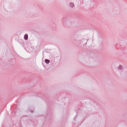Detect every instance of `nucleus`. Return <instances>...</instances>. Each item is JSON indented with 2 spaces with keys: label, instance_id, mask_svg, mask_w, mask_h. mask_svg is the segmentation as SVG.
<instances>
[{
  "label": "nucleus",
  "instance_id": "f257e3e1",
  "mask_svg": "<svg viewBox=\"0 0 127 127\" xmlns=\"http://www.w3.org/2000/svg\"><path fill=\"white\" fill-rule=\"evenodd\" d=\"M69 5L70 7L72 8L74 6V3L71 2L69 3Z\"/></svg>",
  "mask_w": 127,
  "mask_h": 127
},
{
  "label": "nucleus",
  "instance_id": "f03ea898",
  "mask_svg": "<svg viewBox=\"0 0 127 127\" xmlns=\"http://www.w3.org/2000/svg\"><path fill=\"white\" fill-rule=\"evenodd\" d=\"M24 39L26 40H27L28 39V34H26L24 35Z\"/></svg>",
  "mask_w": 127,
  "mask_h": 127
},
{
  "label": "nucleus",
  "instance_id": "7ed1b4c3",
  "mask_svg": "<svg viewBox=\"0 0 127 127\" xmlns=\"http://www.w3.org/2000/svg\"><path fill=\"white\" fill-rule=\"evenodd\" d=\"M45 62L46 64H48L50 63V61L49 60L46 59L45 60Z\"/></svg>",
  "mask_w": 127,
  "mask_h": 127
},
{
  "label": "nucleus",
  "instance_id": "20e7f679",
  "mask_svg": "<svg viewBox=\"0 0 127 127\" xmlns=\"http://www.w3.org/2000/svg\"><path fill=\"white\" fill-rule=\"evenodd\" d=\"M122 69V67L121 65H120L119 67L118 70H121Z\"/></svg>",
  "mask_w": 127,
  "mask_h": 127
}]
</instances>
